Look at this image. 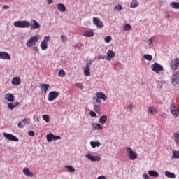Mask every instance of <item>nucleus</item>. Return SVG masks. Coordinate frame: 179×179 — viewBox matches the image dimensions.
Masks as SVG:
<instances>
[{
  "label": "nucleus",
  "instance_id": "f257e3e1",
  "mask_svg": "<svg viewBox=\"0 0 179 179\" xmlns=\"http://www.w3.org/2000/svg\"><path fill=\"white\" fill-rule=\"evenodd\" d=\"M15 27L19 29H27L30 27V22L29 21H16L14 22Z\"/></svg>",
  "mask_w": 179,
  "mask_h": 179
},
{
  "label": "nucleus",
  "instance_id": "f03ea898",
  "mask_svg": "<svg viewBox=\"0 0 179 179\" xmlns=\"http://www.w3.org/2000/svg\"><path fill=\"white\" fill-rule=\"evenodd\" d=\"M38 42V36L35 35L34 36H31L29 40L27 41V46L30 48L33 47V45H36L37 43Z\"/></svg>",
  "mask_w": 179,
  "mask_h": 179
},
{
  "label": "nucleus",
  "instance_id": "7ed1b4c3",
  "mask_svg": "<svg viewBox=\"0 0 179 179\" xmlns=\"http://www.w3.org/2000/svg\"><path fill=\"white\" fill-rule=\"evenodd\" d=\"M127 153L128 154V157L129 160H136V159H138V154L134 150H132V148L128 147L126 148Z\"/></svg>",
  "mask_w": 179,
  "mask_h": 179
},
{
  "label": "nucleus",
  "instance_id": "20e7f679",
  "mask_svg": "<svg viewBox=\"0 0 179 179\" xmlns=\"http://www.w3.org/2000/svg\"><path fill=\"white\" fill-rule=\"evenodd\" d=\"M151 69L153 72H156L157 73H159L160 72H163V71H164L163 66L159 64L158 63H154L152 65H151Z\"/></svg>",
  "mask_w": 179,
  "mask_h": 179
},
{
  "label": "nucleus",
  "instance_id": "39448f33",
  "mask_svg": "<svg viewBox=\"0 0 179 179\" xmlns=\"http://www.w3.org/2000/svg\"><path fill=\"white\" fill-rule=\"evenodd\" d=\"M59 96V92L57 91H51L49 92L48 96V99L49 101H54L55 99H58Z\"/></svg>",
  "mask_w": 179,
  "mask_h": 179
},
{
  "label": "nucleus",
  "instance_id": "423d86ee",
  "mask_svg": "<svg viewBox=\"0 0 179 179\" xmlns=\"http://www.w3.org/2000/svg\"><path fill=\"white\" fill-rule=\"evenodd\" d=\"M171 111L173 116L176 118L178 117L179 110H178V104L177 103H172L171 105Z\"/></svg>",
  "mask_w": 179,
  "mask_h": 179
},
{
  "label": "nucleus",
  "instance_id": "0eeeda50",
  "mask_svg": "<svg viewBox=\"0 0 179 179\" xmlns=\"http://www.w3.org/2000/svg\"><path fill=\"white\" fill-rule=\"evenodd\" d=\"M179 66V58L173 59L170 62V68L172 71H176Z\"/></svg>",
  "mask_w": 179,
  "mask_h": 179
},
{
  "label": "nucleus",
  "instance_id": "6e6552de",
  "mask_svg": "<svg viewBox=\"0 0 179 179\" xmlns=\"http://www.w3.org/2000/svg\"><path fill=\"white\" fill-rule=\"evenodd\" d=\"M3 137L6 138L8 141H13V142H19V138L12 134L3 133Z\"/></svg>",
  "mask_w": 179,
  "mask_h": 179
},
{
  "label": "nucleus",
  "instance_id": "1a4fd4ad",
  "mask_svg": "<svg viewBox=\"0 0 179 179\" xmlns=\"http://www.w3.org/2000/svg\"><path fill=\"white\" fill-rule=\"evenodd\" d=\"M93 23L98 27V29H103L104 27V24H103V22H101V20L100 18L95 17L93 18Z\"/></svg>",
  "mask_w": 179,
  "mask_h": 179
},
{
  "label": "nucleus",
  "instance_id": "9d476101",
  "mask_svg": "<svg viewBox=\"0 0 179 179\" xmlns=\"http://www.w3.org/2000/svg\"><path fill=\"white\" fill-rule=\"evenodd\" d=\"M48 142H52V141H58V139H62L61 136H55L52 133H49L46 135Z\"/></svg>",
  "mask_w": 179,
  "mask_h": 179
},
{
  "label": "nucleus",
  "instance_id": "9b49d317",
  "mask_svg": "<svg viewBox=\"0 0 179 179\" xmlns=\"http://www.w3.org/2000/svg\"><path fill=\"white\" fill-rule=\"evenodd\" d=\"M85 157L88 159V160H90L91 162H100L101 160V158L99 156H92L91 154H87L85 155Z\"/></svg>",
  "mask_w": 179,
  "mask_h": 179
},
{
  "label": "nucleus",
  "instance_id": "f8f14e48",
  "mask_svg": "<svg viewBox=\"0 0 179 179\" xmlns=\"http://www.w3.org/2000/svg\"><path fill=\"white\" fill-rule=\"evenodd\" d=\"M4 99L9 103L15 102V96L11 93H8L4 95Z\"/></svg>",
  "mask_w": 179,
  "mask_h": 179
},
{
  "label": "nucleus",
  "instance_id": "ddd939ff",
  "mask_svg": "<svg viewBox=\"0 0 179 179\" xmlns=\"http://www.w3.org/2000/svg\"><path fill=\"white\" fill-rule=\"evenodd\" d=\"M30 23L31 30L36 29H40L41 26L40 24L37 22L35 20H31Z\"/></svg>",
  "mask_w": 179,
  "mask_h": 179
},
{
  "label": "nucleus",
  "instance_id": "4468645a",
  "mask_svg": "<svg viewBox=\"0 0 179 179\" xmlns=\"http://www.w3.org/2000/svg\"><path fill=\"white\" fill-rule=\"evenodd\" d=\"M10 58V54L6 52H0V59L9 60Z\"/></svg>",
  "mask_w": 179,
  "mask_h": 179
},
{
  "label": "nucleus",
  "instance_id": "2eb2a0df",
  "mask_svg": "<svg viewBox=\"0 0 179 179\" xmlns=\"http://www.w3.org/2000/svg\"><path fill=\"white\" fill-rule=\"evenodd\" d=\"M113 58H115V52L113 50H108L106 53L107 61H110L111 59H113Z\"/></svg>",
  "mask_w": 179,
  "mask_h": 179
},
{
  "label": "nucleus",
  "instance_id": "dca6fc26",
  "mask_svg": "<svg viewBox=\"0 0 179 179\" xmlns=\"http://www.w3.org/2000/svg\"><path fill=\"white\" fill-rule=\"evenodd\" d=\"M178 83H179V72H176L172 78V84L173 86H176Z\"/></svg>",
  "mask_w": 179,
  "mask_h": 179
},
{
  "label": "nucleus",
  "instance_id": "f3484780",
  "mask_svg": "<svg viewBox=\"0 0 179 179\" xmlns=\"http://www.w3.org/2000/svg\"><path fill=\"white\" fill-rule=\"evenodd\" d=\"M90 65L92 63H87L86 67L84 69V75L85 76H90Z\"/></svg>",
  "mask_w": 179,
  "mask_h": 179
},
{
  "label": "nucleus",
  "instance_id": "a211bd4d",
  "mask_svg": "<svg viewBox=\"0 0 179 179\" xmlns=\"http://www.w3.org/2000/svg\"><path fill=\"white\" fill-rule=\"evenodd\" d=\"M19 106H20V103L17 101L16 102H10L9 103H8V107L9 108V110H13V108H16V107H19Z\"/></svg>",
  "mask_w": 179,
  "mask_h": 179
},
{
  "label": "nucleus",
  "instance_id": "6ab92c4d",
  "mask_svg": "<svg viewBox=\"0 0 179 179\" xmlns=\"http://www.w3.org/2000/svg\"><path fill=\"white\" fill-rule=\"evenodd\" d=\"M11 83L13 85V86L20 85V83H22V80L20 79V77L16 76L13 78Z\"/></svg>",
  "mask_w": 179,
  "mask_h": 179
},
{
  "label": "nucleus",
  "instance_id": "aec40b11",
  "mask_svg": "<svg viewBox=\"0 0 179 179\" xmlns=\"http://www.w3.org/2000/svg\"><path fill=\"white\" fill-rule=\"evenodd\" d=\"M40 87L42 92H44V93H47V91L48 89H50V85L48 84H40Z\"/></svg>",
  "mask_w": 179,
  "mask_h": 179
},
{
  "label": "nucleus",
  "instance_id": "412c9836",
  "mask_svg": "<svg viewBox=\"0 0 179 179\" xmlns=\"http://www.w3.org/2000/svg\"><path fill=\"white\" fill-rule=\"evenodd\" d=\"M96 97L97 99H101V100H103V101H106V100H107V96H106V94H104L103 92H97Z\"/></svg>",
  "mask_w": 179,
  "mask_h": 179
},
{
  "label": "nucleus",
  "instance_id": "4be33fe9",
  "mask_svg": "<svg viewBox=\"0 0 179 179\" xmlns=\"http://www.w3.org/2000/svg\"><path fill=\"white\" fill-rule=\"evenodd\" d=\"M148 113H150V114H157L158 111H157V108H156L155 106H150L148 108Z\"/></svg>",
  "mask_w": 179,
  "mask_h": 179
},
{
  "label": "nucleus",
  "instance_id": "5701e85b",
  "mask_svg": "<svg viewBox=\"0 0 179 179\" xmlns=\"http://www.w3.org/2000/svg\"><path fill=\"white\" fill-rule=\"evenodd\" d=\"M23 173L27 176V177H33V173L30 172L29 168H24L23 169Z\"/></svg>",
  "mask_w": 179,
  "mask_h": 179
},
{
  "label": "nucleus",
  "instance_id": "b1692460",
  "mask_svg": "<svg viewBox=\"0 0 179 179\" xmlns=\"http://www.w3.org/2000/svg\"><path fill=\"white\" fill-rule=\"evenodd\" d=\"M99 124H106V122H107V115H104L100 117L99 120Z\"/></svg>",
  "mask_w": 179,
  "mask_h": 179
},
{
  "label": "nucleus",
  "instance_id": "393cba45",
  "mask_svg": "<svg viewBox=\"0 0 179 179\" xmlns=\"http://www.w3.org/2000/svg\"><path fill=\"white\" fill-rule=\"evenodd\" d=\"M173 139H174V142L178 146V145H179V131L173 134Z\"/></svg>",
  "mask_w": 179,
  "mask_h": 179
},
{
  "label": "nucleus",
  "instance_id": "a878e982",
  "mask_svg": "<svg viewBox=\"0 0 179 179\" xmlns=\"http://www.w3.org/2000/svg\"><path fill=\"white\" fill-rule=\"evenodd\" d=\"M164 174L166 177H168V178H176V174H174V173H171L166 171L164 172Z\"/></svg>",
  "mask_w": 179,
  "mask_h": 179
},
{
  "label": "nucleus",
  "instance_id": "bb28decb",
  "mask_svg": "<svg viewBox=\"0 0 179 179\" xmlns=\"http://www.w3.org/2000/svg\"><path fill=\"white\" fill-rule=\"evenodd\" d=\"M139 6V3L138 0H133L130 3V8H138Z\"/></svg>",
  "mask_w": 179,
  "mask_h": 179
},
{
  "label": "nucleus",
  "instance_id": "cd10ccee",
  "mask_svg": "<svg viewBox=\"0 0 179 179\" xmlns=\"http://www.w3.org/2000/svg\"><path fill=\"white\" fill-rule=\"evenodd\" d=\"M84 37H93L94 36V32L92 31H87L83 34Z\"/></svg>",
  "mask_w": 179,
  "mask_h": 179
},
{
  "label": "nucleus",
  "instance_id": "c85d7f7f",
  "mask_svg": "<svg viewBox=\"0 0 179 179\" xmlns=\"http://www.w3.org/2000/svg\"><path fill=\"white\" fill-rule=\"evenodd\" d=\"M92 129L93 131H96V130H99V129H103V127L101 126V124H94L92 125Z\"/></svg>",
  "mask_w": 179,
  "mask_h": 179
},
{
  "label": "nucleus",
  "instance_id": "c756f323",
  "mask_svg": "<svg viewBox=\"0 0 179 179\" xmlns=\"http://www.w3.org/2000/svg\"><path fill=\"white\" fill-rule=\"evenodd\" d=\"M170 6L173 9H179V3L178 2H171L170 3Z\"/></svg>",
  "mask_w": 179,
  "mask_h": 179
},
{
  "label": "nucleus",
  "instance_id": "7c9ffc66",
  "mask_svg": "<svg viewBox=\"0 0 179 179\" xmlns=\"http://www.w3.org/2000/svg\"><path fill=\"white\" fill-rule=\"evenodd\" d=\"M148 174L150 177H155V178L159 177V173H157V171H148Z\"/></svg>",
  "mask_w": 179,
  "mask_h": 179
},
{
  "label": "nucleus",
  "instance_id": "2f4dec72",
  "mask_svg": "<svg viewBox=\"0 0 179 179\" xmlns=\"http://www.w3.org/2000/svg\"><path fill=\"white\" fill-rule=\"evenodd\" d=\"M41 48L43 50V51H45L47 48H48V43H46L45 42L42 41L41 43Z\"/></svg>",
  "mask_w": 179,
  "mask_h": 179
},
{
  "label": "nucleus",
  "instance_id": "473e14b6",
  "mask_svg": "<svg viewBox=\"0 0 179 179\" xmlns=\"http://www.w3.org/2000/svg\"><path fill=\"white\" fill-rule=\"evenodd\" d=\"M58 10H60V12H65L66 10V8H65V6L64 4L59 3Z\"/></svg>",
  "mask_w": 179,
  "mask_h": 179
},
{
  "label": "nucleus",
  "instance_id": "72a5a7b5",
  "mask_svg": "<svg viewBox=\"0 0 179 179\" xmlns=\"http://www.w3.org/2000/svg\"><path fill=\"white\" fill-rule=\"evenodd\" d=\"M143 58L144 59H145L146 61H152V59H153V56L148 55V54H145L143 55Z\"/></svg>",
  "mask_w": 179,
  "mask_h": 179
},
{
  "label": "nucleus",
  "instance_id": "f704fd0d",
  "mask_svg": "<svg viewBox=\"0 0 179 179\" xmlns=\"http://www.w3.org/2000/svg\"><path fill=\"white\" fill-rule=\"evenodd\" d=\"M65 168L67 169L69 173H75V168L72 166L66 165L65 166Z\"/></svg>",
  "mask_w": 179,
  "mask_h": 179
},
{
  "label": "nucleus",
  "instance_id": "c9c22d12",
  "mask_svg": "<svg viewBox=\"0 0 179 179\" xmlns=\"http://www.w3.org/2000/svg\"><path fill=\"white\" fill-rule=\"evenodd\" d=\"M90 145H91L92 148H96V146L99 147V146H100V142H99V141H96V142L91 141Z\"/></svg>",
  "mask_w": 179,
  "mask_h": 179
},
{
  "label": "nucleus",
  "instance_id": "e433bc0d",
  "mask_svg": "<svg viewBox=\"0 0 179 179\" xmlns=\"http://www.w3.org/2000/svg\"><path fill=\"white\" fill-rule=\"evenodd\" d=\"M65 75H66V73H65V71L64 69L59 70L58 73V76H59L60 78H64Z\"/></svg>",
  "mask_w": 179,
  "mask_h": 179
},
{
  "label": "nucleus",
  "instance_id": "4c0bfd02",
  "mask_svg": "<svg viewBox=\"0 0 179 179\" xmlns=\"http://www.w3.org/2000/svg\"><path fill=\"white\" fill-rule=\"evenodd\" d=\"M173 159H179V151L173 150Z\"/></svg>",
  "mask_w": 179,
  "mask_h": 179
},
{
  "label": "nucleus",
  "instance_id": "58836bf2",
  "mask_svg": "<svg viewBox=\"0 0 179 179\" xmlns=\"http://www.w3.org/2000/svg\"><path fill=\"white\" fill-rule=\"evenodd\" d=\"M42 118L45 122H50V115H43Z\"/></svg>",
  "mask_w": 179,
  "mask_h": 179
},
{
  "label": "nucleus",
  "instance_id": "ea45409f",
  "mask_svg": "<svg viewBox=\"0 0 179 179\" xmlns=\"http://www.w3.org/2000/svg\"><path fill=\"white\" fill-rule=\"evenodd\" d=\"M131 26L129 25V24H127L124 28H123V30L124 31H129V30H131Z\"/></svg>",
  "mask_w": 179,
  "mask_h": 179
},
{
  "label": "nucleus",
  "instance_id": "a19ab883",
  "mask_svg": "<svg viewBox=\"0 0 179 179\" xmlns=\"http://www.w3.org/2000/svg\"><path fill=\"white\" fill-rule=\"evenodd\" d=\"M51 41V37H50V36H45L43 41L46 43L47 44H48V41Z\"/></svg>",
  "mask_w": 179,
  "mask_h": 179
},
{
  "label": "nucleus",
  "instance_id": "79ce46f5",
  "mask_svg": "<svg viewBox=\"0 0 179 179\" xmlns=\"http://www.w3.org/2000/svg\"><path fill=\"white\" fill-rule=\"evenodd\" d=\"M94 109L96 111V113H100V106L99 105H94Z\"/></svg>",
  "mask_w": 179,
  "mask_h": 179
},
{
  "label": "nucleus",
  "instance_id": "37998d69",
  "mask_svg": "<svg viewBox=\"0 0 179 179\" xmlns=\"http://www.w3.org/2000/svg\"><path fill=\"white\" fill-rule=\"evenodd\" d=\"M30 121V119L24 118L22 120V122L24 123V125H29V122Z\"/></svg>",
  "mask_w": 179,
  "mask_h": 179
},
{
  "label": "nucleus",
  "instance_id": "c03bdc74",
  "mask_svg": "<svg viewBox=\"0 0 179 179\" xmlns=\"http://www.w3.org/2000/svg\"><path fill=\"white\" fill-rule=\"evenodd\" d=\"M104 40H105V42L110 43L111 41V40H112V38H111V36H106L104 38Z\"/></svg>",
  "mask_w": 179,
  "mask_h": 179
},
{
  "label": "nucleus",
  "instance_id": "a18cd8bd",
  "mask_svg": "<svg viewBox=\"0 0 179 179\" xmlns=\"http://www.w3.org/2000/svg\"><path fill=\"white\" fill-rule=\"evenodd\" d=\"M76 85L79 89H83V84H82V83H77Z\"/></svg>",
  "mask_w": 179,
  "mask_h": 179
},
{
  "label": "nucleus",
  "instance_id": "49530a36",
  "mask_svg": "<svg viewBox=\"0 0 179 179\" xmlns=\"http://www.w3.org/2000/svg\"><path fill=\"white\" fill-rule=\"evenodd\" d=\"M90 115L91 117H97V114H96V112H94V111H90Z\"/></svg>",
  "mask_w": 179,
  "mask_h": 179
},
{
  "label": "nucleus",
  "instance_id": "de8ad7c7",
  "mask_svg": "<svg viewBox=\"0 0 179 179\" xmlns=\"http://www.w3.org/2000/svg\"><path fill=\"white\" fill-rule=\"evenodd\" d=\"M28 135H29V136H34V135H36V133H34V131L30 130L28 132Z\"/></svg>",
  "mask_w": 179,
  "mask_h": 179
},
{
  "label": "nucleus",
  "instance_id": "09e8293b",
  "mask_svg": "<svg viewBox=\"0 0 179 179\" xmlns=\"http://www.w3.org/2000/svg\"><path fill=\"white\" fill-rule=\"evenodd\" d=\"M115 9H116V10H122V6H121V5L116 6Z\"/></svg>",
  "mask_w": 179,
  "mask_h": 179
},
{
  "label": "nucleus",
  "instance_id": "8fccbe9b",
  "mask_svg": "<svg viewBox=\"0 0 179 179\" xmlns=\"http://www.w3.org/2000/svg\"><path fill=\"white\" fill-rule=\"evenodd\" d=\"M155 40H153V38H151L148 41V45H152V44H153V41Z\"/></svg>",
  "mask_w": 179,
  "mask_h": 179
},
{
  "label": "nucleus",
  "instance_id": "3c124183",
  "mask_svg": "<svg viewBox=\"0 0 179 179\" xmlns=\"http://www.w3.org/2000/svg\"><path fill=\"white\" fill-rule=\"evenodd\" d=\"M61 40L64 43L66 40V36H65V35H62Z\"/></svg>",
  "mask_w": 179,
  "mask_h": 179
},
{
  "label": "nucleus",
  "instance_id": "603ef678",
  "mask_svg": "<svg viewBox=\"0 0 179 179\" xmlns=\"http://www.w3.org/2000/svg\"><path fill=\"white\" fill-rule=\"evenodd\" d=\"M98 59H106V56H103L101 55L98 56Z\"/></svg>",
  "mask_w": 179,
  "mask_h": 179
},
{
  "label": "nucleus",
  "instance_id": "864d4df0",
  "mask_svg": "<svg viewBox=\"0 0 179 179\" xmlns=\"http://www.w3.org/2000/svg\"><path fill=\"white\" fill-rule=\"evenodd\" d=\"M82 43H77L75 45L76 48H80L82 47Z\"/></svg>",
  "mask_w": 179,
  "mask_h": 179
},
{
  "label": "nucleus",
  "instance_id": "5fc2aeb1",
  "mask_svg": "<svg viewBox=\"0 0 179 179\" xmlns=\"http://www.w3.org/2000/svg\"><path fill=\"white\" fill-rule=\"evenodd\" d=\"M161 117H162V118H167V114L162 113L160 114Z\"/></svg>",
  "mask_w": 179,
  "mask_h": 179
},
{
  "label": "nucleus",
  "instance_id": "6e6d98bb",
  "mask_svg": "<svg viewBox=\"0 0 179 179\" xmlns=\"http://www.w3.org/2000/svg\"><path fill=\"white\" fill-rule=\"evenodd\" d=\"M24 127V124L22 122L18 123V128H23Z\"/></svg>",
  "mask_w": 179,
  "mask_h": 179
},
{
  "label": "nucleus",
  "instance_id": "4d7b16f0",
  "mask_svg": "<svg viewBox=\"0 0 179 179\" xmlns=\"http://www.w3.org/2000/svg\"><path fill=\"white\" fill-rule=\"evenodd\" d=\"M143 177L144 179H150V178H149V176H148V174H146V173H144V174L143 175Z\"/></svg>",
  "mask_w": 179,
  "mask_h": 179
},
{
  "label": "nucleus",
  "instance_id": "13d9d810",
  "mask_svg": "<svg viewBox=\"0 0 179 179\" xmlns=\"http://www.w3.org/2000/svg\"><path fill=\"white\" fill-rule=\"evenodd\" d=\"M34 51H36V52H38V48L37 46H35L33 48Z\"/></svg>",
  "mask_w": 179,
  "mask_h": 179
},
{
  "label": "nucleus",
  "instance_id": "bf43d9fd",
  "mask_svg": "<svg viewBox=\"0 0 179 179\" xmlns=\"http://www.w3.org/2000/svg\"><path fill=\"white\" fill-rule=\"evenodd\" d=\"M97 179H106V176H101L98 177Z\"/></svg>",
  "mask_w": 179,
  "mask_h": 179
},
{
  "label": "nucleus",
  "instance_id": "052dcab7",
  "mask_svg": "<svg viewBox=\"0 0 179 179\" xmlns=\"http://www.w3.org/2000/svg\"><path fill=\"white\" fill-rule=\"evenodd\" d=\"M96 103H97L98 104H100V103H101V100H100V99L97 98V99H96Z\"/></svg>",
  "mask_w": 179,
  "mask_h": 179
},
{
  "label": "nucleus",
  "instance_id": "680f3d73",
  "mask_svg": "<svg viewBox=\"0 0 179 179\" xmlns=\"http://www.w3.org/2000/svg\"><path fill=\"white\" fill-rule=\"evenodd\" d=\"M48 5H51L52 3V0H47Z\"/></svg>",
  "mask_w": 179,
  "mask_h": 179
},
{
  "label": "nucleus",
  "instance_id": "e2e57ef3",
  "mask_svg": "<svg viewBox=\"0 0 179 179\" xmlns=\"http://www.w3.org/2000/svg\"><path fill=\"white\" fill-rule=\"evenodd\" d=\"M9 8V6L5 5L3 6V8L8 9Z\"/></svg>",
  "mask_w": 179,
  "mask_h": 179
},
{
  "label": "nucleus",
  "instance_id": "0e129e2a",
  "mask_svg": "<svg viewBox=\"0 0 179 179\" xmlns=\"http://www.w3.org/2000/svg\"><path fill=\"white\" fill-rule=\"evenodd\" d=\"M167 17H170V15H167Z\"/></svg>",
  "mask_w": 179,
  "mask_h": 179
},
{
  "label": "nucleus",
  "instance_id": "69168bd1",
  "mask_svg": "<svg viewBox=\"0 0 179 179\" xmlns=\"http://www.w3.org/2000/svg\"><path fill=\"white\" fill-rule=\"evenodd\" d=\"M37 121H40V120H38V118H37Z\"/></svg>",
  "mask_w": 179,
  "mask_h": 179
}]
</instances>
